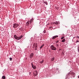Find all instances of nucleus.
I'll return each mask as SVG.
<instances>
[{
    "label": "nucleus",
    "mask_w": 79,
    "mask_h": 79,
    "mask_svg": "<svg viewBox=\"0 0 79 79\" xmlns=\"http://www.w3.org/2000/svg\"><path fill=\"white\" fill-rule=\"evenodd\" d=\"M76 43H77V42H79V40H77L76 42H75Z\"/></svg>",
    "instance_id": "412c9836"
},
{
    "label": "nucleus",
    "mask_w": 79,
    "mask_h": 79,
    "mask_svg": "<svg viewBox=\"0 0 79 79\" xmlns=\"http://www.w3.org/2000/svg\"><path fill=\"white\" fill-rule=\"evenodd\" d=\"M31 72H29V74H31Z\"/></svg>",
    "instance_id": "c756f323"
},
{
    "label": "nucleus",
    "mask_w": 79,
    "mask_h": 79,
    "mask_svg": "<svg viewBox=\"0 0 79 79\" xmlns=\"http://www.w3.org/2000/svg\"><path fill=\"white\" fill-rule=\"evenodd\" d=\"M14 38H15V39H17V40H20V39H21V38H22L23 37V35H21L20 36L18 37L16 36V35H14Z\"/></svg>",
    "instance_id": "f03ea898"
},
{
    "label": "nucleus",
    "mask_w": 79,
    "mask_h": 79,
    "mask_svg": "<svg viewBox=\"0 0 79 79\" xmlns=\"http://www.w3.org/2000/svg\"><path fill=\"white\" fill-rule=\"evenodd\" d=\"M31 67H32V68H33V69H36V68H37L36 66L34 65H33L32 63H31Z\"/></svg>",
    "instance_id": "39448f33"
},
{
    "label": "nucleus",
    "mask_w": 79,
    "mask_h": 79,
    "mask_svg": "<svg viewBox=\"0 0 79 79\" xmlns=\"http://www.w3.org/2000/svg\"><path fill=\"white\" fill-rule=\"evenodd\" d=\"M10 61H11V60H12V58H11L10 57Z\"/></svg>",
    "instance_id": "aec40b11"
},
{
    "label": "nucleus",
    "mask_w": 79,
    "mask_h": 79,
    "mask_svg": "<svg viewBox=\"0 0 79 79\" xmlns=\"http://www.w3.org/2000/svg\"><path fill=\"white\" fill-rule=\"evenodd\" d=\"M35 47H36V48H37V45H35Z\"/></svg>",
    "instance_id": "393cba45"
},
{
    "label": "nucleus",
    "mask_w": 79,
    "mask_h": 79,
    "mask_svg": "<svg viewBox=\"0 0 79 79\" xmlns=\"http://www.w3.org/2000/svg\"><path fill=\"white\" fill-rule=\"evenodd\" d=\"M2 79H5V78H6L5 76H3L2 77Z\"/></svg>",
    "instance_id": "dca6fc26"
},
{
    "label": "nucleus",
    "mask_w": 79,
    "mask_h": 79,
    "mask_svg": "<svg viewBox=\"0 0 79 79\" xmlns=\"http://www.w3.org/2000/svg\"><path fill=\"white\" fill-rule=\"evenodd\" d=\"M55 24L56 25L59 24H60V23L56 21L55 22Z\"/></svg>",
    "instance_id": "9d476101"
},
{
    "label": "nucleus",
    "mask_w": 79,
    "mask_h": 79,
    "mask_svg": "<svg viewBox=\"0 0 79 79\" xmlns=\"http://www.w3.org/2000/svg\"><path fill=\"white\" fill-rule=\"evenodd\" d=\"M44 44L42 45V46L40 47V49L42 48L43 47H44Z\"/></svg>",
    "instance_id": "4468645a"
},
{
    "label": "nucleus",
    "mask_w": 79,
    "mask_h": 79,
    "mask_svg": "<svg viewBox=\"0 0 79 79\" xmlns=\"http://www.w3.org/2000/svg\"><path fill=\"white\" fill-rule=\"evenodd\" d=\"M26 25L27 26L29 25V22H27L26 23Z\"/></svg>",
    "instance_id": "9b49d317"
},
{
    "label": "nucleus",
    "mask_w": 79,
    "mask_h": 79,
    "mask_svg": "<svg viewBox=\"0 0 79 79\" xmlns=\"http://www.w3.org/2000/svg\"><path fill=\"white\" fill-rule=\"evenodd\" d=\"M64 37H62L61 38V39H64Z\"/></svg>",
    "instance_id": "5701e85b"
},
{
    "label": "nucleus",
    "mask_w": 79,
    "mask_h": 79,
    "mask_svg": "<svg viewBox=\"0 0 79 79\" xmlns=\"http://www.w3.org/2000/svg\"><path fill=\"white\" fill-rule=\"evenodd\" d=\"M62 42H65V39H64L61 41Z\"/></svg>",
    "instance_id": "f8f14e48"
},
{
    "label": "nucleus",
    "mask_w": 79,
    "mask_h": 79,
    "mask_svg": "<svg viewBox=\"0 0 79 79\" xmlns=\"http://www.w3.org/2000/svg\"><path fill=\"white\" fill-rule=\"evenodd\" d=\"M19 24L17 23H15L13 25V27L14 28H17L18 27H19Z\"/></svg>",
    "instance_id": "20e7f679"
},
{
    "label": "nucleus",
    "mask_w": 79,
    "mask_h": 79,
    "mask_svg": "<svg viewBox=\"0 0 79 79\" xmlns=\"http://www.w3.org/2000/svg\"><path fill=\"white\" fill-rule=\"evenodd\" d=\"M43 32L44 33H45L46 32V31H45V30H44V31Z\"/></svg>",
    "instance_id": "a211bd4d"
},
{
    "label": "nucleus",
    "mask_w": 79,
    "mask_h": 79,
    "mask_svg": "<svg viewBox=\"0 0 79 79\" xmlns=\"http://www.w3.org/2000/svg\"><path fill=\"white\" fill-rule=\"evenodd\" d=\"M77 38H78V39H79V36H77Z\"/></svg>",
    "instance_id": "a878e982"
},
{
    "label": "nucleus",
    "mask_w": 79,
    "mask_h": 79,
    "mask_svg": "<svg viewBox=\"0 0 79 79\" xmlns=\"http://www.w3.org/2000/svg\"><path fill=\"white\" fill-rule=\"evenodd\" d=\"M38 74V73L37 72V71H34V76L35 77L37 76Z\"/></svg>",
    "instance_id": "423d86ee"
},
{
    "label": "nucleus",
    "mask_w": 79,
    "mask_h": 79,
    "mask_svg": "<svg viewBox=\"0 0 79 79\" xmlns=\"http://www.w3.org/2000/svg\"><path fill=\"white\" fill-rule=\"evenodd\" d=\"M64 52H62V53H61V55H64Z\"/></svg>",
    "instance_id": "6ab92c4d"
},
{
    "label": "nucleus",
    "mask_w": 79,
    "mask_h": 79,
    "mask_svg": "<svg viewBox=\"0 0 79 79\" xmlns=\"http://www.w3.org/2000/svg\"><path fill=\"white\" fill-rule=\"evenodd\" d=\"M33 56H34V54L33 53H31L30 56V57L31 58H32L33 57Z\"/></svg>",
    "instance_id": "6e6552de"
},
{
    "label": "nucleus",
    "mask_w": 79,
    "mask_h": 79,
    "mask_svg": "<svg viewBox=\"0 0 79 79\" xmlns=\"http://www.w3.org/2000/svg\"><path fill=\"white\" fill-rule=\"evenodd\" d=\"M44 60H43L41 61L40 62V63L42 64V63H44Z\"/></svg>",
    "instance_id": "2eb2a0df"
},
{
    "label": "nucleus",
    "mask_w": 79,
    "mask_h": 79,
    "mask_svg": "<svg viewBox=\"0 0 79 79\" xmlns=\"http://www.w3.org/2000/svg\"><path fill=\"white\" fill-rule=\"evenodd\" d=\"M54 60H55V58H54V57H53L51 59V61H53Z\"/></svg>",
    "instance_id": "ddd939ff"
},
{
    "label": "nucleus",
    "mask_w": 79,
    "mask_h": 79,
    "mask_svg": "<svg viewBox=\"0 0 79 79\" xmlns=\"http://www.w3.org/2000/svg\"><path fill=\"white\" fill-rule=\"evenodd\" d=\"M52 28V27H49V29H51V28Z\"/></svg>",
    "instance_id": "bb28decb"
},
{
    "label": "nucleus",
    "mask_w": 79,
    "mask_h": 79,
    "mask_svg": "<svg viewBox=\"0 0 79 79\" xmlns=\"http://www.w3.org/2000/svg\"><path fill=\"white\" fill-rule=\"evenodd\" d=\"M34 47H33V48H34Z\"/></svg>",
    "instance_id": "c85d7f7f"
},
{
    "label": "nucleus",
    "mask_w": 79,
    "mask_h": 79,
    "mask_svg": "<svg viewBox=\"0 0 79 79\" xmlns=\"http://www.w3.org/2000/svg\"><path fill=\"white\" fill-rule=\"evenodd\" d=\"M70 75L71 76H72L73 77H75V76H76V73H75L73 72H71L69 73L68 75H67V76L66 77V78L65 79H68V75L69 76H70Z\"/></svg>",
    "instance_id": "f257e3e1"
},
{
    "label": "nucleus",
    "mask_w": 79,
    "mask_h": 79,
    "mask_svg": "<svg viewBox=\"0 0 79 79\" xmlns=\"http://www.w3.org/2000/svg\"><path fill=\"white\" fill-rule=\"evenodd\" d=\"M57 37H58V35H55L52 37V38L51 39L53 40L56 39V38H57Z\"/></svg>",
    "instance_id": "0eeeda50"
},
{
    "label": "nucleus",
    "mask_w": 79,
    "mask_h": 79,
    "mask_svg": "<svg viewBox=\"0 0 79 79\" xmlns=\"http://www.w3.org/2000/svg\"><path fill=\"white\" fill-rule=\"evenodd\" d=\"M35 50H37V48L35 47Z\"/></svg>",
    "instance_id": "4be33fe9"
},
{
    "label": "nucleus",
    "mask_w": 79,
    "mask_h": 79,
    "mask_svg": "<svg viewBox=\"0 0 79 79\" xmlns=\"http://www.w3.org/2000/svg\"><path fill=\"white\" fill-rule=\"evenodd\" d=\"M49 52H51V51L50 50H49Z\"/></svg>",
    "instance_id": "cd10ccee"
},
{
    "label": "nucleus",
    "mask_w": 79,
    "mask_h": 79,
    "mask_svg": "<svg viewBox=\"0 0 79 79\" xmlns=\"http://www.w3.org/2000/svg\"><path fill=\"white\" fill-rule=\"evenodd\" d=\"M59 42V40H57L56 41V43H58Z\"/></svg>",
    "instance_id": "f3484780"
},
{
    "label": "nucleus",
    "mask_w": 79,
    "mask_h": 79,
    "mask_svg": "<svg viewBox=\"0 0 79 79\" xmlns=\"http://www.w3.org/2000/svg\"><path fill=\"white\" fill-rule=\"evenodd\" d=\"M50 48L51 50H55V51L56 50V48L53 45H51L50 46Z\"/></svg>",
    "instance_id": "7ed1b4c3"
},
{
    "label": "nucleus",
    "mask_w": 79,
    "mask_h": 79,
    "mask_svg": "<svg viewBox=\"0 0 79 79\" xmlns=\"http://www.w3.org/2000/svg\"><path fill=\"white\" fill-rule=\"evenodd\" d=\"M56 47H58V46H59V45H58V44H56Z\"/></svg>",
    "instance_id": "b1692460"
},
{
    "label": "nucleus",
    "mask_w": 79,
    "mask_h": 79,
    "mask_svg": "<svg viewBox=\"0 0 79 79\" xmlns=\"http://www.w3.org/2000/svg\"><path fill=\"white\" fill-rule=\"evenodd\" d=\"M33 19H31L30 20V23H32V22H33Z\"/></svg>",
    "instance_id": "1a4fd4ad"
}]
</instances>
